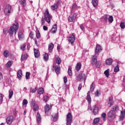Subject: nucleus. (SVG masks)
<instances>
[{
	"mask_svg": "<svg viewBox=\"0 0 125 125\" xmlns=\"http://www.w3.org/2000/svg\"><path fill=\"white\" fill-rule=\"evenodd\" d=\"M101 50H102L101 46L100 45H97L95 50V55L92 58V63L96 65L97 68H100V63H98L97 64V55L99 54Z\"/></svg>",
	"mask_w": 125,
	"mask_h": 125,
	"instance_id": "nucleus-1",
	"label": "nucleus"
},
{
	"mask_svg": "<svg viewBox=\"0 0 125 125\" xmlns=\"http://www.w3.org/2000/svg\"><path fill=\"white\" fill-rule=\"evenodd\" d=\"M19 29V24L17 22L14 23L12 26H11L9 31L10 35H13V33H15V35H16V33Z\"/></svg>",
	"mask_w": 125,
	"mask_h": 125,
	"instance_id": "nucleus-2",
	"label": "nucleus"
},
{
	"mask_svg": "<svg viewBox=\"0 0 125 125\" xmlns=\"http://www.w3.org/2000/svg\"><path fill=\"white\" fill-rule=\"evenodd\" d=\"M44 19L48 24L50 23V21L52 19V16L49 14L48 9H46L44 13Z\"/></svg>",
	"mask_w": 125,
	"mask_h": 125,
	"instance_id": "nucleus-3",
	"label": "nucleus"
},
{
	"mask_svg": "<svg viewBox=\"0 0 125 125\" xmlns=\"http://www.w3.org/2000/svg\"><path fill=\"white\" fill-rule=\"evenodd\" d=\"M73 120V116H72V113H68L66 115V125H72V121Z\"/></svg>",
	"mask_w": 125,
	"mask_h": 125,
	"instance_id": "nucleus-4",
	"label": "nucleus"
},
{
	"mask_svg": "<svg viewBox=\"0 0 125 125\" xmlns=\"http://www.w3.org/2000/svg\"><path fill=\"white\" fill-rule=\"evenodd\" d=\"M107 116L108 120L112 121L116 118V113L113 110H111L108 112Z\"/></svg>",
	"mask_w": 125,
	"mask_h": 125,
	"instance_id": "nucleus-5",
	"label": "nucleus"
},
{
	"mask_svg": "<svg viewBox=\"0 0 125 125\" xmlns=\"http://www.w3.org/2000/svg\"><path fill=\"white\" fill-rule=\"evenodd\" d=\"M4 12L5 15L9 16V14H10V13L11 12V6H10V5L9 4L6 5Z\"/></svg>",
	"mask_w": 125,
	"mask_h": 125,
	"instance_id": "nucleus-6",
	"label": "nucleus"
},
{
	"mask_svg": "<svg viewBox=\"0 0 125 125\" xmlns=\"http://www.w3.org/2000/svg\"><path fill=\"white\" fill-rule=\"evenodd\" d=\"M77 80L79 82L82 81V80H84V82H85V80H86V76H85V74L83 73H80L78 76H77Z\"/></svg>",
	"mask_w": 125,
	"mask_h": 125,
	"instance_id": "nucleus-7",
	"label": "nucleus"
},
{
	"mask_svg": "<svg viewBox=\"0 0 125 125\" xmlns=\"http://www.w3.org/2000/svg\"><path fill=\"white\" fill-rule=\"evenodd\" d=\"M14 121V118L13 116H9L6 119V123L7 125H11Z\"/></svg>",
	"mask_w": 125,
	"mask_h": 125,
	"instance_id": "nucleus-8",
	"label": "nucleus"
},
{
	"mask_svg": "<svg viewBox=\"0 0 125 125\" xmlns=\"http://www.w3.org/2000/svg\"><path fill=\"white\" fill-rule=\"evenodd\" d=\"M76 18H77V14H71L68 17V21L69 22H74V21L76 20Z\"/></svg>",
	"mask_w": 125,
	"mask_h": 125,
	"instance_id": "nucleus-9",
	"label": "nucleus"
},
{
	"mask_svg": "<svg viewBox=\"0 0 125 125\" xmlns=\"http://www.w3.org/2000/svg\"><path fill=\"white\" fill-rule=\"evenodd\" d=\"M51 105H49L48 104H46L44 107V111L45 114H47V113H48V112H50L51 111Z\"/></svg>",
	"mask_w": 125,
	"mask_h": 125,
	"instance_id": "nucleus-10",
	"label": "nucleus"
},
{
	"mask_svg": "<svg viewBox=\"0 0 125 125\" xmlns=\"http://www.w3.org/2000/svg\"><path fill=\"white\" fill-rule=\"evenodd\" d=\"M76 40V38H75V36L74 35H72L70 37H69L68 39V42H70L71 44H73L74 43V42Z\"/></svg>",
	"mask_w": 125,
	"mask_h": 125,
	"instance_id": "nucleus-11",
	"label": "nucleus"
},
{
	"mask_svg": "<svg viewBox=\"0 0 125 125\" xmlns=\"http://www.w3.org/2000/svg\"><path fill=\"white\" fill-rule=\"evenodd\" d=\"M58 6H59V1H58L57 3L51 6V9L52 10H55V9H57V8H58Z\"/></svg>",
	"mask_w": 125,
	"mask_h": 125,
	"instance_id": "nucleus-12",
	"label": "nucleus"
},
{
	"mask_svg": "<svg viewBox=\"0 0 125 125\" xmlns=\"http://www.w3.org/2000/svg\"><path fill=\"white\" fill-rule=\"evenodd\" d=\"M57 31V24H56L53 26V27L51 29L50 32L51 33H52V34H55Z\"/></svg>",
	"mask_w": 125,
	"mask_h": 125,
	"instance_id": "nucleus-13",
	"label": "nucleus"
},
{
	"mask_svg": "<svg viewBox=\"0 0 125 125\" xmlns=\"http://www.w3.org/2000/svg\"><path fill=\"white\" fill-rule=\"evenodd\" d=\"M34 55L36 58L40 56V51L39 49H34Z\"/></svg>",
	"mask_w": 125,
	"mask_h": 125,
	"instance_id": "nucleus-14",
	"label": "nucleus"
},
{
	"mask_svg": "<svg viewBox=\"0 0 125 125\" xmlns=\"http://www.w3.org/2000/svg\"><path fill=\"white\" fill-rule=\"evenodd\" d=\"M114 62V61L113 60V59H107L106 61H105V63L106 64V65H112V63H113V62Z\"/></svg>",
	"mask_w": 125,
	"mask_h": 125,
	"instance_id": "nucleus-15",
	"label": "nucleus"
},
{
	"mask_svg": "<svg viewBox=\"0 0 125 125\" xmlns=\"http://www.w3.org/2000/svg\"><path fill=\"white\" fill-rule=\"evenodd\" d=\"M125 114L124 112V111H121V114L119 116L120 121H123L125 119Z\"/></svg>",
	"mask_w": 125,
	"mask_h": 125,
	"instance_id": "nucleus-16",
	"label": "nucleus"
},
{
	"mask_svg": "<svg viewBox=\"0 0 125 125\" xmlns=\"http://www.w3.org/2000/svg\"><path fill=\"white\" fill-rule=\"evenodd\" d=\"M42 121V118L41 117V114L40 113L38 112L37 114V121L38 124H40Z\"/></svg>",
	"mask_w": 125,
	"mask_h": 125,
	"instance_id": "nucleus-17",
	"label": "nucleus"
},
{
	"mask_svg": "<svg viewBox=\"0 0 125 125\" xmlns=\"http://www.w3.org/2000/svg\"><path fill=\"white\" fill-rule=\"evenodd\" d=\"M113 104H114V102H113V98H109V100L108 101V107H111V106H113Z\"/></svg>",
	"mask_w": 125,
	"mask_h": 125,
	"instance_id": "nucleus-18",
	"label": "nucleus"
},
{
	"mask_svg": "<svg viewBox=\"0 0 125 125\" xmlns=\"http://www.w3.org/2000/svg\"><path fill=\"white\" fill-rule=\"evenodd\" d=\"M52 120L54 122H56L58 120V114H55L52 116Z\"/></svg>",
	"mask_w": 125,
	"mask_h": 125,
	"instance_id": "nucleus-19",
	"label": "nucleus"
},
{
	"mask_svg": "<svg viewBox=\"0 0 125 125\" xmlns=\"http://www.w3.org/2000/svg\"><path fill=\"white\" fill-rule=\"evenodd\" d=\"M88 103H91V97H90V92L88 91L87 93L86 98Z\"/></svg>",
	"mask_w": 125,
	"mask_h": 125,
	"instance_id": "nucleus-20",
	"label": "nucleus"
},
{
	"mask_svg": "<svg viewBox=\"0 0 125 125\" xmlns=\"http://www.w3.org/2000/svg\"><path fill=\"white\" fill-rule=\"evenodd\" d=\"M18 78L19 80H21L22 78V70H19L17 72Z\"/></svg>",
	"mask_w": 125,
	"mask_h": 125,
	"instance_id": "nucleus-21",
	"label": "nucleus"
},
{
	"mask_svg": "<svg viewBox=\"0 0 125 125\" xmlns=\"http://www.w3.org/2000/svg\"><path fill=\"white\" fill-rule=\"evenodd\" d=\"M55 70L56 74L58 75L60 73V66L59 65L55 66Z\"/></svg>",
	"mask_w": 125,
	"mask_h": 125,
	"instance_id": "nucleus-22",
	"label": "nucleus"
},
{
	"mask_svg": "<svg viewBox=\"0 0 125 125\" xmlns=\"http://www.w3.org/2000/svg\"><path fill=\"white\" fill-rule=\"evenodd\" d=\"M18 37L19 40H23L24 39V34H23V32H20L18 34Z\"/></svg>",
	"mask_w": 125,
	"mask_h": 125,
	"instance_id": "nucleus-23",
	"label": "nucleus"
},
{
	"mask_svg": "<svg viewBox=\"0 0 125 125\" xmlns=\"http://www.w3.org/2000/svg\"><path fill=\"white\" fill-rule=\"evenodd\" d=\"M92 3L94 7H96L98 5V0H92Z\"/></svg>",
	"mask_w": 125,
	"mask_h": 125,
	"instance_id": "nucleus-24",
	"label": "nucleus"
},
{
	"mask_svg": "<svg viewBox=\"0 0 125 125\" xmlns=\"http://www.w3.org/2000/svg\"><path fill=\"white\" fill-rule=\"evenodd\" d=\"M81 68H82V63H81V62L77 63L76 66L77 71H80L81 70Z\"/></svg>",
	"mask_w": 125,
	"mask_h": 125,
	"instance_id": "nucleus-25",
	"label": "nucleus"
},
{
	"mask_svg": "<svg viewBox=\"0 0 125 125\" xmlns=\"http://www.w3.org/2000/svg\"><path fill=\"white\" fill-rule=\"evenodd\" d=\"M56 57V63H57V64L58 65H60V64H61V59H60V58H59V57Z\"/></svg>",
	"mask_w": 125,
	"mask_h": 125,
	"instance_id": "nucleus-26",
	"label": "nucleus"
},
{
	"mask_svg": "<svg viewBox=\"0 0 125 125\" xmlns=\"http://www.w3.org/2000/svg\"><path fill=\"white\" fill-rule=\"evenodd\" d=\"M3 55L4 57H5L6 58H7V57L9 56V51L8 50H5L3 52Z\"/></svg>",
	"mask_w": 125,
	"mask_h": 125,
	"instance_id": "nucleus-27",
	"label": "nucleus"
},
{
	"mask_svg": "<svg viewBox=\"0 0 125 125\" xmlns=\"http://www.w3.org/2000/svg\"><path fill=\"white\" fill-rule=\"evenodd\" d=\"M68 73L69 76H71L73 75V72L72 71V66H69L68 67Z\"/></svg>",
	"mask_w": 125,
	"mask_h": 125,
	"instance_id": "nucleus-28",
	"label": "nucleus"
},
{
	"mask_svg": "<svg viewBox=\"0 0 125 125\" xmlns=\"http://www.w3.org/2000/svg\"><path fill=\"white\" fill-rule=\"evenodd\" d=\"M93 113L94 115H96V114L98 113V107H97L96 106H94L93 107Z\"/></svg>",
	"mask_w": 125,
	"mask_h": 125,
	"instance_id": "nucleus-29",
	"label": "nucleus"
},
{
	"mask_svg": "<svg viewBox=\"0 0 125 125\" xmlns=\"http://www.w3.org/2000/svg\"><path fill=\"white\" fill-rule=\"evenodd\" d=\"M43 92H44V90H43V88H40L38 90V93L39 94H43Z\"/></svg>",
	"mask_w": 125,
	"mask_h": 125,
	"instance_id": "nucleus-30",
	"label": "nucleus"
},
{
	"mask_svg": "<svg viewBox=\"0 0 125 125\" xmlns=\"http://www.w3.org/2000/svg\"><path fill=\"white\" fill-rule=\"evenodd\" d=\"M28 58V55L27 54H24V55H22L21 57V60L22 61H23V60H26Z\"/></svg>",
	"mask_w": 125,
	"mask_h": 125,
	"instance_id": "nucleus-31",
	"label": "nucleus"
},
{
	"mask_svg": "<svg viewBox=\"0 0 125 125\" xmlns=\"http://www.w3.org/2000/svg\"><path fill=\"white\" fill-rule=\"evenodd\" d=\"M54 46V45H53V43H50L49 45L48 49L49 52H50L51 50H52V49H53Z\"/></svg>",
	"mask_w": 125,
	"mask_h": 125,
	"instance_id": "nucleus-32",
	"label": "nucleus"
},
{
	"mask_svg": "<svg viewBox=\"0 0 125 125\" xmlns=\"http://www.w3.org/2000/svg\"><path fill=\"white\" fill-rule=\"evenodd\" d=\"M13 96V91L10 90L9 91V99H10Z\"/></svg>",
	"mask_w": 125,
	"mask_h": 125,
	"instance_id": "nucleus-33",
	"label": "nucleus"
},
{
	"mask_svg": "<svg viewBox=\"0 0 125 125\" xmlns=\"http://www.w3.org/2000/svg\"><path fill=\"white\" fill-rule=\"evenodd\" d=\"M37 39H40L41 38V33H40V31L37 30L36 33Z\"/></svg>",
	"mask_w": 125,
	"mask_h": 125,
	"instance_id": "nucleus-34",
	"label": "nucleus"
},
{
	"mask_svg": "<svg viewBox=\"0 0 125 125\" xmlns=\"http://www.w3.org/2000/svg\"><path fill=\"white\" fill-rule=\"evenodd\" d=\"M106 113H103L102 114V118L104 122H105V121H106Z\"/></svg>",
	"mask_w": 125,
	"mask_h": 125,
	"instance_id": "nucleus-35",
	"label": "nucleus"
},
{
	"mask_svg": "<svg viewBox=\"0 0 125 125\" xmlns=\"http://www.w3.org/2000/svg\"><path fill=\"white\" fill-rule=\"evenodd\" d=\"M100 121V118H96L94 120L93 123L94 125H96V124H97Z\"/></svg>",
	"mask_w": 125,
	"mask_h": 125,
	"instance_id": "nucleus-36",
	"label": "nucleus"
},
{
	"mask_svg": "<svg viewBox=\"0 0 125 125\" xmlns=\"http://www.w3.org/2000/svg\"><path fill=\"white\" fill-rule=\"evenodd\" d=\"M39 110V106L38 104H34L33 105V110L34 111H38Z\"/></svg>",
	"mask_w": 125,
	"mask_h": 125,
	"instance_id": "nucleus-37",
	"label": "nucleus"
},
{
	"mask_svg": "<svg viewBox=\"0 0 125 125\" xmlns=\"http://www.w3.org/2000/svg\"><path fill=\"white\" fill-rule=\"evenodd\" d=\"M43 58H44V60H45V61H47V60H48V58H49L48 54H45L43 56Z\"/></svg>",
	"mask_w": 125,
	"mask_h": 125,
	"instance_id": "nucleus-38",
	"label": "nucleus"
},
{
	"mask_svg": "<svg viewBox=\"0 0 125 125\" xmlns=\"http://www.w3.org/2000/svg\"><path fill=\"white\" fill-rule=\"evenodd\" d=\"M12 62L8 61L6 64V67H7V68H9L11 66V65H12Z\"/></svg>",
	"mask_w": 125,
	"mask_h": 125,
	"instance_id": "nucleus-39",
	"label": "nucleus"
},
{
	"mask_svg": "<svg viewBox=\"0 0 125 125\" xmlns=\"http://www.w3.org/2000/svg\"><path fill=\"white\" fill-rule=\"evenodd\" d=\"M37 90H38V87H36L34 89L31 88L30 89V92H32V93H35Z\"/></svg>",
	"mask_w": 125,
	"mask_h": 125,
	"instance_id": "nucleus-40",
	"label": "nucleus"
},
{
	"mask_svg": "<svg viewBox=\"0 0 125 125\" xmlns=\"http://www.w3.org/2000/svg\"><path fill=\"white\" fill-rule=\"evenodd\" d=\"M20 2L21 4V5H22V6H23V7H24V6H25V3L26 2V0H20Z\"/></svg>",
	"mask_w": 125,
	"mask_h": 125,
	"instance_id": "nucleus-41",
	"label": "nucleus"
},
{
	"mask_svg": "<svg viewBox=\"0 0 125 125\" xmlns=\"http://www.w3.org/2000/svg\"><path fill=\"white\" fill-rule=\"evenodd\" d=\"M109 69H107L104 72V75H105L106 77L108 78L109 77Z\"/></svg>",
	"mask_w": 125,
	"mask_h": 125,
	"instance_id": "nucleus-42",
	"label": "nucleus"
},
{
	"mask_svg": "<svg viewBox=\"0 0 125 125\" xmlns=\"http://www.w3.org/2000/svg\"><path fill=\"white\" fill-rule=\"evenodd\" d=\"M108 21L110 23H112L113 21H114V19H113V16H110L108 18Z\"/></svg>",
	"mask_w": 125,
	"mask_h": 125,
	"instance_id": "nucleus-43",
	"label": "nucleus"
},
{
	"mask_svg": "<svg viewBox=\"0 0 125 125\" xmlns=\"http://www.w3.org/2000/svg\"><path fill=\"white\" fill-rule=\"evenodd\" d=\"M48 96H46V95H44L43 96V101H44L45 102H46L47 101V100H48Z\"/></svg>",
	"mask_w": 125,
	"mask_h": 125,
	"instance_id": "nucleus-44",
	"label": "nucleus"
},
{
	"mask_svg": "<svg viewBox=\"0 0 125 125\" xmlns=\"http://www.w3.org/2000/svg\"><path fill=\"white\" fill-rule=\"evenodd\" d=\"M26 80H29L30 79V72H26L25 75Z\"/></svg>",
	"mask_w": 125,
	"mask_h": 125,
	"instance_id": "nucleus-45",
	"label": "nucleus"
},
{
	"mask_svg": "<svg viewBox=\"0 0 125 125\" xmlns=\"http://www.w3.org/2000/svg\"><path fill=\"white\" fill-rule=\"evenodd\" d=\"M94 83H92L91 85V87H90V91H91V92H92V91H93V90H94Z\"/></svg>",
	"mask_w": 125,
	"mask_h": 125,
	"instance_id": "nucleus-46",
	"label": "nucleus"
},
{
	"mask_svg": "<svg viewBox=\"0 0 125 125\" xmlns=\"http://www.w3.org/2000/svg\"><path fill=\"white\" fill-rule=\"evenodd\" d=\"M120 27L122 29H125V22H121L120 23Z\"/></svg>",
	"mask_w": 125,
	"mask_h": 125,
	"instance_id": "nucleus-47",
	"label": "nucleus"
},
{
	"mask_svg": "<svg viewBox=\"0 0 125 125\" xmlns=\"http://www.w3.org/2000/svg\"><path fill=\"white\" fill-rule=\"evenodd\" d=\"M29 38L31 39H34V33H33V32H30L29 34Z\"/></svg>",
	"mask_w": 125,
	"mask_h": 125,
	"instance_id": "nucleus-48",
	"label": "nucleus"
},
{
	"mask_svg": "<svg viewBox=\"0 0 125 125\" xmlns=\"http://www.w3.org/2000/svg\"><path fill=\"white\" fill-rule=\"evenodd\" d=\"M120 71V69L119 68V65L118 64L116 67L114 68V72H119Z\"/></svg>",
	"mask_w": 125,
	"mask_h": 125,
	"instance_id": "nucleus-49",
	"label": "nucleus"
},
{
	"mask_svg": "<svg viewBox=\"0 0 125 125\" xmlns=\"http://www.w3.org/2000/svg\"><path fill=\"white\" fill-rule=\"evenodd\" d=\"M113 110H114V111H118V110H119V106H118V105L114 106L113 107Z\"/></svg>",
	"mask_w": 125,
	"mask_h": 125,
	"instance_id": "nucleus-50",
	"label": "nucleus"
},
{
	"mask_svg": "<svg viewBox=\"0 0 125 125\" xmlns=\"http://www.w3.org/2000/svg\"><path fill=\"white\" fill-rule=\"evenodd\" d=\"M95 96H99L100 95V91L97 90V91L95 93Z\"/></svg>",
	"mask_w": 125,
	"mask_h": 125,
	"instance_id": "nucleus-51",
	"label": "nucleus"
},
{
	"mask_svg": "<svg viewBox=\"0 0 125 125\" xmlns=\"http://www.w3.org/2000/svg\"><path fill=\"white\" fill-rule=\"evenodd\" d=\"M25 48H26V45L25 44L22 45L21 47V50H22V51H24L25 50Z\"/></svg>",
	"mask_w": 125,
	"mask_h": 125,
	"instance_id": "nucleus-52",
	"label": "nucleus"
},
{
	"mask_svg": "<svg viewBox=\"0 0 125 125\" xmlns=\"http://www.w3.org/2000/svg\"><path fill=\"white\" fill-rule=\"evenodd\" d=\"M27 104H28V101L24 100L22 102V105H27Z\"/></svg>",
	"mask_w": 125,
	"mask_h": 125,
	"instance_id": "nucleus-53",
	"label": "nucleus"
},
{
	"mask_svg": "<svg viewBox=\"0 0 125 125\" xmlns=\"http://www.w3.org/2000/svg\"><path fill=\"white\" fill-rule=\"evenodd\" d=\"M44 18H42V20H41V24L42 25H43L44 24V23H45V22L44 21Z\"/></svg>",
	"mask_w": 125,
	"mask_h": 125,
	"instance_id": "nucleus-54",
	"label": "nucleus"
},
{
	"mask_svg": "<svg viewBox=\"0 0 125 125\" xmlns=\"http://www.w3.org/2000/svg\"><path fill=\"white\" fill-rule=\"evenodd\" d=\"M104 21H105V22H107V20H108V17H107V15H104Z\"/></svg>",
	"mask_w": 125,
	"mask_h": 125,
	"instance_id": "nucleus-55",
	"label": "nucleus"
},
{
	"mask_svg": "<svg viewBox=\"0 0 125 125\" xmlns=\"http://www.w3.org/2000/svg\"><path fill=\"white\" fill-rule=\"evenodd\" d=\"M67 81H68V80L67 79V77H64L63 78V82H64V83H66Z\"/></svg>",
	"mask_w": 125,
	"mask_h": 125,
	"instance_id": "nucleus-56",
	"label": "nucleus"
},
{
	"mask_svg": "<svg viewBox=\"0 0 125 125\" xmlns=\"http://www.w3.org/2000/svg\"><path fill=\"white\" fill-rule=\"evenodd\" d=\"M2 102V95L0 94V104H1Z\"/></svg>",
	"mask_w": 125,
	"mask_h": 125,
	"instance_id": "nucleus-57",
	"label": "nucleus"
},
{
	"mask_svg": "<svg viewBox=\"0 0 125 125\" xmlns=\"http://www.w3.org/2000/svg\"><path fill=\"white\" fill-rule=\"evenodd\" d=\"M43 29L44 31H47V29H48L47 26L44 25L43 26Z\"/></svg>",
	"mask_w": 125,
	"mask_h": 125,
	"instance_id": "nucleus-58",
	"label": "nucleus"
},
{
	"mask_svg": "<svg viewBox=\"0 0 125 125\" xmlns=\"http://www.w3.org/2000/svg\"><path fill=\"white\" fill-rule=\"evenodd\" d=\"M80 28L81 30H82V31H83L84 30V27H83V25L82 24L80 25Z\"/></svg>",
	"mask_w": 125,
	"mask_h": 125,
	"instance_id": "nucleus-59",
	"label": "nucleus"
},
{
	"mask_svg": "<svg viewBox=\"0 0 125 125\" xmlns=\"http://www.w3.org/2000/svg\"><path fill=\"white\" fill-rule=\"evenodd\" d=\"M82 89V84H80L78 86V90H81Z\"/></svg>",
	"mask_w": 125,
	"mask_h": 125,
	"instance_id": "nucleus-60",
	"label": "nucleus"
},
{
	"mask_svg": "<svg viewBox=\"0 0 125 125\" xmlns=\"http://www.w3.org/2000/svg\"><path fill=\"white\" fill-rule=\"evenodd\" d=\"M8 32L7 30H6V29H4L3 30V34L4 35H6V34H7Z\"/></svg>",
	"mask_w": 125,
	"mask_h": 125,
	"instance_id": "nucleus-61",
	"label": "nucleus"
},
{
	"mask_svg": "<svg viewBox=\"0 0 125 125\" xmlns=\"http://www.w3.org/2000/svg\"><path fill=\"white\" fill-rule=\"evenodd\" d=\"M76 7H77V4L74 3V4H73V5L72 6V8H73V9H74V8H76Z\"/></svg>",
	"mask_w": 125,
	"mask_h": 125,
	"instance_id": "nucleus-62",
	"label": "nucleus"
},
{
	"mask_svg": "<svg viewBox=\"0 0 125 125\" xmlns=\"http://www.w3.org/2000/svg\"><path fill=\"white\" fill-rule=\"evenodd\" d=\"M123 86H124L125 88V77H124V80H123Z\"/></svg>",
	"mask_w": 125,
	"mask_h": 125,
	"instance_id": "nucleus-63",
	"label": "nucleus"
},
{
	"mask_svg": "<svg viewBox=\"0 0 125 125\" xmlns=\"http://www.w3.org/2000/svg\"><path fill=\"white\" fill-rule=\"evenodd\" d=\"M2 79V75L0 73V81Z\"/></svg>",
	"mask_w": 125,
	"mask_h": 125,
	"instance_id": "nucleus-64",
	"label": "nucleus"
}]
</instances>
